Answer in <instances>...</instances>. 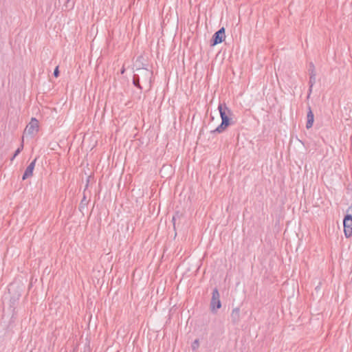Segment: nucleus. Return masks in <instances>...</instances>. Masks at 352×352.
I'll use <instances>...</instances> for the list:
<instances>
[{
	"mask_svg": "<svg viewBox=\"0 0 352 352\" xmlns=\"http://www.w3.org/2000/svg\"><path fill=\"white\" fill-rule=\"evenodd\" d=\"M218 109L221 118V123L212 132L220 133L224 131L231 124L230 119L228 117L230 111L226 105L223 106L221 104L219 105Z\"/></svg>",
	"mask_w": 352,
	"mask_h": 352,
	"instance_id": "obj_1",
	"label": "nucleus"
},
{
	"mask_svg": "<svg viewBox=\"0 0 352 352\" xmlns=\"http://www.w3.org/2000/svg\"><path fill=\"white\" fill-rule=\"evenodd\" d=\"M349 210L352 212V204L349 208ZM344 224V232L346 238H349L352 236V215L346 214L343 221Z\"/></svg>",
	"mask_w": 352,
	"mask_h": 352,
	"instance_id": "obj_2",
	"label": "nucleus"
},
{
	"mask_svg": "<svg viewBox=\"0 0 352 352\" xmlns=\"http://www.w3.org/2000/svg\"><path fill=\"white\" fill-rule=\"evenodd\" d=\"M221 302L220 300V294L217 288L214 289L212 294V298L210 302V308L212 312L216 311L217 309H220Z\"/></svg>",
	"mask_w": 352,
	"mask_h": 352,
	"instance_id": "obj_3",
	"label": "nucleus"
},
{
	"mask_svg": "<svg viewBox=\"0 0 352 352\" xmlns=\"http://www.w3.org/2000/svg\"><path fill=\"white\" fill-rule=\"evenodd\" d=\"M38 121L36 118H32L24 131L25 135H34L38 131Z\"/></svg>",
	"mask_w": 352,
	"mask_h": 352,
	"instance_id": "obj_4",
	"label": "nucleus"
},
{
	"mask_svg": "<svg viewBox=\"0 0 352 352\" xmlns=\"http://www.w3.org/2000/svg\"><path fill=\"white\" fill-rule=\"evenodd\" d=\"M137 74L140 75V80L146 84H150L152 72L146 68H140L136 70Z\"/></svg>",
	"mask_w": 352,
	"mask_h": 352,
	"instance_id": "obj_5",
	"label": "nucleus"
},
{
	"mask_svg": "<svg viewBox=\"0 0 352 352\" xmlns=\"http://www.w3.org/2000/svg\"><path fill=\"white\" fill-rule=\"evenodd\" d=\"M226 37L225 29L221 28L217 32H215L212 36L211 45L214 46L219 43H221Z\"/></svg>",
	"mask_w": 352,
	"mask_h": 352,
	"instance_id": "obj_6",
	"label": "nucleus"
},
{
	"mask_svg": "<svg viewBox=\"0 0 352 352\" xmlns=\"http://www.w3.org/2000/svg\"><path fill=\"white\" fill-rule=\"evenodd\" d=\"M36 159H34L26 168L24 174L23 175L22 179L25 180L33 175V170L34 169L35 164H36Z\"/></svg>",
	"mask_w": 352,
	"mask_h": 352,
	"instance_id": "obj_7",
	"label": "nucleus"
},
{
	"mask_svg": "<svg viewBox=\"0 0 352 352\" xmlns=\"http://www.w3.org/2000/svg\"><path fill=\"white\" fill-rule=\"evenodd\" d=\"M307 124H306V128L310 129L312 127L314 122V115L311 109V107H309V111L307 112Z\"/></svg>",
	"mask_w": 352,
	"mask_h": 352,
	"instance_id": "obj_8",
	"label": "nucleus"
},
{
	"mask_svg": "<svg viewBox=\"0 0 352 352\" xmlns=\"http://www.w3.org/2000/svg\"><path fill=\"white\" fill-rule=\"evenodd\" d=\"M240 318V309L239 308L233 309L231 313V318L233 323H237Z\"/></svg>",
	"mask_w": 352,
	"mask_h": 352,
	"instance_id": "obj_9",
	"label": "nucleus"
},
{
	"mask_svg": "<svg viewBox=\"0 0 352 352\" xmlns=\"http://www.w3.org/2000/svg\"><path fill=\"white\" fill-rule=\"evenodd\" d=\"M316 82V72L314 69L310 73L309 78V92L311 91V88L314 83Z\"/></svg>",
	"mask_w": 352,
	"mask_h": 352,
	"instance_id": "obj_10",
	"label": "nucleus"
},
{
	"mask_svg": "<svg viewBox=\"0 0 352 352\" xmlns=\"http://www.w3.org/2000/svg\"><path fill=\"white\" fill-rule=\"evenodd\" d=\"M140 75L139 74H135L133 75V85L138 87L139 89H142L141 86H140Z\"/></svg>",
	"mask_w": 352,
	"mask_h": 352,
	"instance_id": "obj_11",
	"label": "nucleus"
},
{
	"mask_svg": "<svg viewBox=\"0 0 352 352\" xmlns=\"http://www.w3.org/2000/svg\"><path fill=\"white\" fill-rule=\"evenodd\" d=\"M192 350H196L199 348V341L198 339H196L192 344Z\"/></svg>",
	"mask_w": 352,
	"mask_h": 352,
	"instance_id": "obj_12",
	"label": "nucleus"
},
{
	"mask_svg": "<svg viewBox=\"0 0 352 352\" xmlns=\"http://www.w3.org/2000/svg\"><path fill=\"white\" fill-rule=\"evenodd\" d=\"M59 75L58 67H56L54 71V76L57 78Z\"/></svg>",
	"mask_w": 352,
	"mask_h": 352,
	"instance_id": "obj_13",
	"label": "nucleus"
},
{
	"mask_svg": "<svg viewBox=\"0 0 352 352\" xmlns=\"http://www.w3.org/2000/svg\"><path fill=\"white\" fill-rule=\"evenodd\" d=\"M20 153V149H16L11 160L12 161Z\"/></svg>",
	"mask_w": 352,
	"mask_h": 352,
	"instance_id": "obj_14",
	"label": "nucleus"
},
{
	"mask_svg": "<svg viewBox=\"0 0 352 352\" xmlns=\"http://www.w3.org/2000/svg\"><path fill=\"white\" fill-rule=\"evenodd\" d=\"M314 69V71H315V67H314V65L313 63H310V65H309V73H311V72Z\"/></svg>",
	"mask_w": 352,
	"mask_h": 352,
	"instance_id": "obj_15",
	"label": "nucleus"
},
{
	"mask_svg": "<svg viewBox=\"0 0 352 352\" xmlns=\"http://www.w3.org/2000/svg\"><path fill=\"white\" fill-rule=\"evenodd\" d=\"M23 142V140H22V142ZM23 144L22 143L21 146L19 147L17 149H20V152L23 150Z\"/></svg>",
	"mask_w": 352,
	"mask_h": 352,
	"instance_id": "obj_16",
	"label": "nucleus"
},
{
	"mask_svg": "<svg viewBox=\"0 0 352 352\" xmlns=\"http://www.w3.org/2000/svg\"><path fill=\"white\" fill-rule=\"evenodd\" d=\"M71 0H67V2L69 3Z\"/></svg>",
	"mask_w": 352,
	"mask_h": 352,
	"instance_id": "obj_17",
	"label": "nucleus"
}]
</instances>
